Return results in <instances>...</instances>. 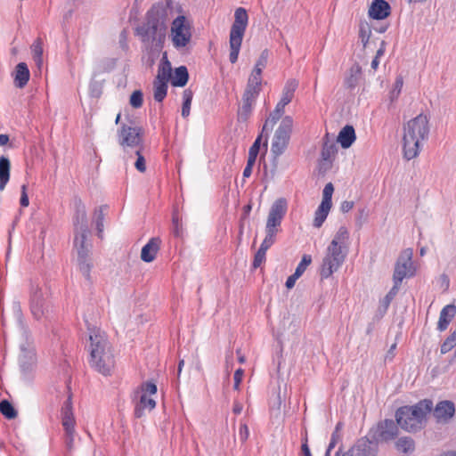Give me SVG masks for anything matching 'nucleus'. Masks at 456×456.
<instances>
[{"label":"nucleus","instance_id":"obj_1","mask_svg":"<svg viewBox=\"0 0 456 456\" xmlns=\"http://www.w3.org/2000/svg\"><path fill=\"white\" fill-rule=\"evenodd\" d=\"M167 9H172V0H166V4L158 3L147 12L145 21L135 28V35L149 50V61L152 65L159 57L166 38L165 20Z\"/></svg>","mask_w":456,"mask_h":456},{"label":"nucleus","instance_id":"obj_2","mask_svg":"<svg viewBox=\"0 0 456 456\" xmlns=\"http://www.w3.org/2000/svg\"><path fill=\"white\" fill-rule=\"evenodd\" d=\"M87 335L85 348L88 353L90 367L105 377L111 376L116 366V357L108 335L98 327L89 326Z\"/></svg>","mask_w":456,"mask_h":456},{"label":"nucleus","instance_id":"obj_3","mask_svg":"<svg viewBox=\"0 0 456 456\" xmlns=\"http://www.w3.org/2000/svg\"><path fill=\"white\" fill-rule=\"evenodd\" d=\"M403 129V157L411 160L419 154L420 142L428 138V118L426 115L419 114L409 120Z\"/></svg>","mask_w":456,"mask_h":456},{"label":"nucleus","instance_id":"obj_4","mask_svg":"<svg viewBox=\"0 0 456 456\" xmlns=\"http://www.w3.org/2000/svg\"><path fill=\"white\" fill-rule=\"evenodd\" d=\"M433 401H419L414 406H403L396 411L397 424L405 431L417 432L426 422L427 411H430Z\"/></svg>","mask_w":456,"mask_h":456},{"label":"nucleus","instance_id":"obj_5","mask_svg":"<svg viewBox=\"0 0 456 456\" xmlns=\"http://www.w3.org/2000/svg\"><path fill=\"white\" fill-rule=\"evenodd\" d=\"M248 23V15L246 9L243 7L237 8L234 12V21L232 24L229 35V61L232 64L236 63L238 61Z\"/></svg>","mask_w":456,"mask_h":456},{"label":"nucleus","instance_id":"obj_6","mask_svg":"<svg viewBox=\"0 0 456 456\" xmlns=\"http://www.w3.org/2000/svg\"><path fill=\"white\" fill-rule=\"evenodd\" d=\"M347 246L337 245V242H330L326 249L325 256L322 259L320 275L321 278L328 279L336 273L344 264L347 256Z\"/></svg>","mask_w":456,"mask_h":456},{"label":"nucleus","instance_id":"obj_7","mask_svg":"<svg viewBox=\"0 0 456 456\" xmlns=\"http://www.w3.org/2000/svg\"><path fill=\"white\" fill-rule=\"evenodd\" d=\"M292 128V117H283L278 128L274 133L271 145V152L274 158H278L285 152L290 141Z\"/></svg>","mask_w":456,"mask_h":456},{"label":"nucleus","instance_id":"obj_8","mask_svg":"<svg viewBox=\"0 0 456 456\" xmlns=\"http://www.w3.org/2000/svg\"><path fill=\"white\" fill-rule=\"evenodd\" d=\"M59 371L62 375V381L50 388V395L54 396L56 399H71V365L66 356L60 360Z\"/></svg>","mask_w":456,"mask_h":456},{"label":"nucleus","instance_id":"obj_9","mask_svg":"<svg viewBox=\"0 0 456 456\" xmlns=\"http://www.w3.org/2000/svg\"><path fill=\"white\" fill-rule=\"evenodd\" d=\"M412 248H405L399 255L393 274L394 283H402L403 279L413 277L416 273V268L412 261Z\"/></svg>","mask_w":456,"mask_h":456},{"label":"nucleus","instance_id":"obj_10","mask_svg":"<svg viewBox=\"0 0 456 456\" xmlns=\"http://www.w3.org/2000/svg\"><path fill=\"white\" fill-rule=\"evenodd\" d=\"M20 354L19 356V365L22 379L30 381L35 373L37 356L34 346L26 340L20 346Z\"/></svg>","mask_w":456,"mask_h":456},{"label":"nucleus","instance_id":"obj_11","mask_svg":"<svg viewBox=\"0 0 456 456\" xmlns=\"http://www.w3.org/2000/svg\"><path fill=\"white\" fill-rule=\"evenodd\" d=\"M170 37L173 45L179 50L185 47L191 38V27L183 15L177 16L171 24Z\"/></svg>","mask_w":456,"mask_h":456},{"label":"nucleus","instance_id":"obj_12","mask_svg":"<svg viewBox=\"0 0 456 456\" xmlns=\"http://www.w3.org/2000/svg\"><path fill=\"white\" fill-rule=\"evenodd\" d=\"M143 129L141 126H131L122 124L118 130V141L120 146L126 148H143Z\"/></svg>","mask_w":456,"mask_h":456},{"label":"nucleus","instance_id":"obj_13","mask_svg":"<svg viewBox=\"0 0 456 456\" xmlns=\"http://www.w3.org/2000/svg\"><path fill=\"white\" fill-rule=\"evenodd\" d=\"M398 424L393 419H384L379 421L375 427L370 428L369 436L370 442L378 446L380 442H388L395 439L398 435Z\"/></svg>","mask_w":456,"mask_h":456},{"label":"nucleus","instance_id":"obj_14","mask_svg":"<svg viewBox=\"0 0 456 456\" xmlns=\"http://www.w3.org/2000/svg\"><path fill=\"white\" fill-rule=\"evenodd\" d=\"M288 210V202L285 198L277 199L269 210L266 220L265 231L278 233L281 222Z\"/></svg>","mask_w":456,"mask_h":456},{"label":"nucleus","instance_id":"obj_15","mask_svg":"<svg viewBox=\"0 0 456 456\" xmlns=\"http://www.w3.org/2000/svg\"><path fill=\"white\" fill-rule=\"evenodd\" d=\"M379 446L365 437L358 440L348 451L343 452L339 447L335 456H377Z\"/></svg>","mask_w":456,"mask_h":456},{"label":"nucleus","instance_id":"obj_16","mask_svg":"<svg viewBox=\"0 0 456 456\" xmlns=\"http://www.w3.org/2000/svg\"><path fill=\"white\" fill-rule=\"evenodd\" d=\"M61 425L66 435V444L71 446L74 441L76 419L71 401H65L61 409Z\"/></svg>","mask_w":456,"mask_h":456},{"label":"nucleus","instance_id":"obj_17","mask_svg":"<svg viewBox=\"0 0 456 456\" xmlns=\"http://www.w3.org/2000/svg\"><path fill=\"white\" fill-rule=\"evenodd\" d=\"M73 224L75 230L74 243L81 240H86L90 232L87 223V216L85 206L78 202L76 208V213L73 217Z\"/></svg>","mask_w":456,"mask_h":456},{"label":"nucleus","instance_id":"obj_18","mask_svg":"<svg viewBox=\"0 0 456 456\" xmlns=\"http://www.w3.org/2000/svg\"><path fill=\"white\" fill-rule=\"evenodd\" d=\"M77 250V262L79 266V271L83 274V276L87 280L91 281V268L92 265L88 259L89 248L86 244V240H81L77 243H74Z\"/></svg>","mask_w":456,"mask_h":456},{"label":"nucleus","instance_id":"obj_19","mask_svg":"<svg viewBox=\"0 0 456 456\" xmlns=\"http://www.w3.org/2000/svg\"><path fill=\"white\" fill-rule=\"evenodd\" d=\"M45 299L41 288L31 285L30 288V311L34 318L40 320L45 314Z\"/></svg>","mask_w":456,"mask_h":456},{"label":"nucleus","instance_id":"obj_20","mask_svg":"<svg viewBox=\"0 0 456 456\" xmlns=\"http://www.w3.org/2000/svg\"><path fill=\"white\" fill-rule=\"evenodd\" d=\"M368 12L373 20H384L390 15L391 6L386 0H373Z\"/></svg>","mask_w":456,"mask_h":456},{"label":"nucleus","instance_id":"obj_21","mask_svg":"<svg viewBox=\"0 0 456 456\" xmlns=\"http://www.w3.org/2000/svg\"><path fill=\"white\" fill-rule=\"evenodd\" d=\"M161 240L159 237H152L142 247L141 251V259L145 263L152 262L159 250Z\"/></svg>","mask_w":456,"mask_h":456},{"label":"nucleus","instance_id":"obj_22","mask_svg":"<svg viewBox=\"0 0 456 456\" xmlns=\"http://www.w3.org/2000/svg\"><path fill=\"white\" fill-rule=\"evenodd\" d=\"M455 412L452 401H439L434 410V416L437 421H447Z\"/></svg>","mask_w":456,"mask_h":456},{"label":"nucleus","instance_id":"obj_23","mask_svg":"<svg viewBox=\"0 0 456 456\" xmlns=\"http://www.w3.org/2000/svg\"><path fill=\"white\" fill-rule=\"evenodd\" d=\"M356 140L355 130L353 126H345L338 133L337 141L343 149H348Z\"/></svg>","mask_w":456,"mask_h":456},{"label":"nucleus","instance_id":"obj_24","mask_svg":"<svg viewBox=\"0 0 456 456\" xmlns=\"http://www.w3.org/2000/svg\"><path fill=\"white\" fill-rule=\"evenodd\" d=\"M456 314V306L453 304L446 305L440 312L437 322L439 331L445 330Z\"/></svg>","mask_w":456,"mask_h":456},{"label":"nucleus","instance_id":"obj_25","mask_svg":"<svg viewBox=\"0 0 456 456\" xmlns=\"http://www.w3.org/2000/svg\"><path fill=\"white\" fill-rule=\"evenodd\" d=\"M30 77L29 69L25 62H20L15 67L14 85L18 88H23L28 82Z\"/></svg>","mask_w":456,"mask_h":456},{"label":"nucleus","instance_id":"obj_26","mask_svg":"<svg viewBox=\"0 0 456 456\" xmlns=\"http://www.w3.org/2000/svg\"><path fill=\"white\" fill-rule=\"evenodd\" d=\"M172 77V67L171 63L167 59V52L163 53L159 69H158V74L155 77V79L167 81L168 82Z\"/></svg>","mask_w":456,"mask_h":456},{"label":"nucleus","instance_id":"obj_27","mask_svg":"<svg viewBox=\"0 0 456 456\" xmlns=\"http://www.w3.org/2000/svg\"><path fill=\"white\" fill-rule=\"evenodd\" d=\"M108 208V205H102L99 208H95L94 212L93 222L95 224L97 236L100 239L102 238V233L104 230L105 211H107Z\"/></svg>","mask_w":456,"mask_h":456},{"label":"nucleus","instance_id":"obj_28","mask_svg":"<svg viewBox=\"0 0 456 456\" xmlns=\"http://www.w3.org/2000/svg\"><path fill=\"white\" fill-rule=\"evenodd\" d=\"M189 80V72L185 66H179L175 69L174 76L171 77L170 82L173 86L183 87Z\"/></svg>","mask_w":456,"mask_h":456},{"label":"nucleus","instance_id":"obj_29","mask_svg":"<svg viewBox=\"0 0 456 456\" xmlns=\"http://www.w3.org/2000/svg\"><path fill=\"white\" fill-rule=\"evenodd\" d=\"M157 385L152 381H146L134 391L133 399H147L148 396L153 395L157 393Z\"/></svg>","mask_w":456,"mask_h":456},{"label":"nucleus","instance_id":"obj_30","mask_svg":"<svg viewBox=\"0 0 456 456\" xmlns=\"http://www.w3.org/2000/svg\"><path fill=\"white\" fill-rule=\"evenodd\" d=\"M332 205L321 202L314 213L313 225L320 228L325 222Z\"/></svg>","mask_w":456,"mask_h":456},{"label":"nucleus","instance_id":"obj_31","mask_svg":"<svg viewBox=\"0 0 456 456\" xmlns=\"http://www.w3.org/2000/svg\"><path fill=\"white\" fill-rule=\"evenodd\" d=\"M11 163L7 157H0V191H3L10 179Z\"/></svg>","mask_w":456,"mask_h":456},{"label":"nucleus","instance_id":"obj_32","mask_svg":"<svg viewBox=\"0 0 456 456\" xmlns=\"http://www.w3.org/2000/svg\"><path fill=\"white\" fill-rule=\"evenodd\" d=\"M282 118V114L276 112L274 110L270 113L269 117L265 119L262 128V134H265V140L264 146L267 148V140L269 132H271L279 119Z\"/></svg>","mask_w":456,"mask_h":456},{"label":"nucleus","instance_id":"obj_33","mask_svg":"<svg viewBox=\"0 0 456 456\" xmlns=\"http://www.w3.org/2000/svg\"><path fill=\"white\" fill-rule=\"evenodd\" d=\"M395 448L397 449L398 452L404 455L412 453L415 450L414 440L408 436L400 437L395 442Z\"/></svg>","mask_w":456,"mask_h":456},{"label":"nucleus","instance_id":"obj_34","mask_svg":"<svg viewBox=\"0 0 456 456\" xmlns=\"http://www.w3.org/2000/svg\"><path fill=\"white\" fill-rule=\"evenodd\" d=\"M297 86L298 82L296 79H289L283 87L281 100L289 104L292 101Z\"/></svg>","mask_w":456,"mask_h":456},{"label":"nucleus","instance_id":"obj_35","mask_svg":"<svg viewBox=\"0 0 456 456\" xmlns=\"http://www.w3.org/2000/svg\"><path fill=\"white\" fill-rule=\"evenodd\" d=\"M337 152L338 148L333 142H330L329 140L324 141L321 151L322 160L331 163Z\"/></svg>","mask_w":456,"mask_h":456},{"label":"nucleus","instance_id":"obj_36","mask_svg":"<svg viewBox=\"0 0 456 456\" xmlns=\"http://www.w3.org/2000/svg\"><path fill=\"white\" fill-rule=\"evenodd\" d=\"M167 82L154 79L153 90H154V100L158 102H162L167 94Z\"/></svg>","mask_w":456,"mask_h":456},{"label":"nucleus","instance_id":"obj_37","mask_svg":"<svg viewBox=\"0 0 456 456\" xmlns=\"http://www.w3.org/2000/svg\"><path fill=\"white\" fill-rule=\"evenodd\" d=\"M32 57L35 64L38 69H41L43 66V43L40 38L35 40L31 45Z\"/></svg>","mask_w":456,"mask_h":456},{"label":"nucleus","instance_id":"obj_38","mask_svg":"<svg viewBox=\"0 0 456 456\" xmlns=\"http://www.w3.org/2000/svg\"><path fill=\"white\" fill-rule=\"evenodd\" d=\"M171 233L175 238H182L183 235V228L181 217L179 216L177 208H174L172 213V228Z\"/></svg>","mask_w":456,"mask_h":456},{"label":"nucleus","instance_id":"obj_39","mask_svg":"<svg viewBox=\"0 0 456 456\" xmlns=\"http://www.w3.org/2000/svg\"><path fill=\"white\" fill-rule=\"evenodd\" d=\"M156 407V401H136L134 405V417L142 418L145 411H151Z\"/></svg>","mask_w":456,"mask_h":456},{"label":"nucleus","instance_id":"obj_40","mask_svg":"<svg viewBox=\"0 0 456 456\" xmlns=\"http://www.w3.org/2000/svg\"><path fill=\"white\" fill-rule=\"evenodd\" d=\"M0 412L7 419H13L18 416V411L12 401H0Z\"/></svg>","mask_w":456,"mask_h":456},{"label":"nucleus","instance_id":"obj_41","mask_svg":"<svg viewBox=\"0 0 456 456\" xmlns=\"http://www.w3.org/2000/svg\"><path fill=\"white\" fill-rule=\"evenodd\" d=\"M193 98V92L187 88L183 93L182 116L187 118L190 115L191 104Z\"/></svg>","mask_w":456,"mask_h":456},{"label":"nucleus","instance_id":"obj_42","mask_svg":"<svg viewBox=\"0 0 456 456\" xmlns=\"http://www.w3.org/2000/svg\"><path fill=\"white\" fill-rule=\"evenodd\" d=\"M362 68L358 64H354L350 69V77L346 78V85L348 88H354L357 86Z\"/></svg>","mask_w":456,"mask_h":456},{"label":"nucleus","instance_id":"obj_43","mask_svg":"<svg viewBox=\"0 0 456 456\" xmlns=\"http://www.w3.org/2000/svg\"><path fill=\"white\" fill-rule=\"evenodd\" d=\"M349 240V232L346 226H340L337 231L331 242H337V245L346 246V242Z\"/></svg>","mask_w":456,"mask_h":456},{"label":"nucleus","instance_id":"obj_44","mask_svg":"<svg viewBox=\"0 0 456 456\" xmlns=\"http://www.w3.org/2000/svg\"><path fill=\"white\" fill-rule=\"evenodd\" d=\"M264 134H260L255 140V142H253V144L250 146L249 148V151H248V159H251L252 161H256V158H257V155L259 153V151H260V146H261V140H262V137H263Z\"/></svg>","mask_w":456,"mask_h":456},{"label":"nucleus","instance_id":"obj_45","mask_svg":"<svg viewBox=\"0 0 456 456\" xmlns=\"http://www.w3.org/2000/svg\"><path fill=\"white\" fill-rule=\"evenodd\" d=\"M456 346V330H454L441 345V354H444Z\"/></svg>","mask_w":456,"mask_h":456},{"label":"nucleus","instance_id":"obj_46","mask_svg":"<svg viewBox=\"0 0 456 456\" xmlns=\"http://www.w3.org/2000/svg\"><path fill=\"white\" fill-rule=\"evenodd\" d=\"M277 233L274 232L265 231V237L262 241L259 248L267 251L275 242Z\"/></svg>","mask_w":456,"mask_h":456},{"label":"nucleus","instance_id":"obj_47","mask_svg":"<svg viewBox=\"0 0 456 456\" xmlns=\"http://www.w3.org/2000/svg\"><path fill=\"white\" fill-rule=\"evenodd\" d=\"M253 106L248 103H242L238 111V120L240 122H246L251 115Z\"/></svg>","mask_w":456,"mask_h":456},{"label":"nucleus","instance_id":"obj_48","mask_svg":"<svg viewBox=\"0 0 456 456\" xmlns=\"http://www.w3.org/2000/svg\"><path fill=\"white\" fill-rule=\"evenodd\" d=\"M312 263V256L310 255H304L301 261L297 265L295 273L296 275L301 277L302 274L306 270L307 266Z\"/></svg>","mask_w":456,"mask_h":456},{"label":"nucleus","instance_id":"obj_49","mask_svg":"<svg viewBox=\"0 0 456 456\" xmlns=\"http://www.w3.org/2000/svg\"><path fill=\"white\" fill-rule=\"evenodd\" d=\"M129 102L133 108L138 109L142 107L143 102L142 92L141 90L134 91L130 96Z\"/></svg>","mask_w":456,"mask_h":456},{"label":"nucleus","instance_id":"obj_50","mask_svg":"<svg viewBox=\"0 0 456 456\" xmlns=\"http://www.w3.org/2000/svg\"><path fill=\"white\" fill-rule=\"evenodd\" d=\"M143 148H138L135 150L136 160L134 162V167L141 173L145 172L146 170V162L143 155L142 154V151Z\"/></svg>","mask_w":456,"mask_h":456},{"label":"nucleus","instance_id":"obj_51","mask_svg":"<svg viewBox=\"0 0 456 456\" xmlns=\"http://www.w3.org/2000/svg\"><path fill=\"white\" fill-rule=\"evenodd\" d=\"M371 31L368 25L361 24L359 28V38L361 39V42L363 45V47H366V45L369 43Z\"/></svg>","mask_w":456,"mask_h":456},{"label":"nucleus","instance_id":"obj_52","mask_svg":"<svg viewBox=\"0 0 456 456\" xmlns=\"http://www.w3.org/2000/svg\"><path fill=\"white\" fill-rule=\"evenodd\" d=\"M334 191V187L331 183H328L322 191V203L332 205V194Z\"/></svg>","mask_w":456,"mask_h":456},{"label":"nucleus","instance_id":"obj_53","mask_svg":"<svg viewBox=\"0 0 456 456\" xmlns=\"http://www.w3.org/2000/svg\"><path fill=\"white\" fill-rule=\"evenodd\" d=\"M269 57L268 50H264L258 57L254 69H259V71L263 72V69L266 67Z\"/></svg>","mask_w":456,"mask_h":456},{"label":"nucleus","instance_id":"obj_54","mask_svg":"<svg viewBox=\"0 0 456 456\" xmlns=\"http://www.w3.org/2000/svg\"><path fill=\"white\" fill-rule=\"evenodd\" d=\"M90 95L94 98H99L102 93V86L98 81H91L89 85Z\"/></svg>","mask_w":456,"mask_h":456},{"label":"nucleus","instance_id":"obj_55","mask_svg":"<svg viewBox=\"0 0 456 456\" xmlns=\"http://www.w3.org/2000/svg\"><path fill=\"white\" fill-rule=\"evenodd\" d=\"M248 83L262 86V72L259 69H253L248 79Z\"/></svg>","mask_w":456,"mask_h":456},{"label":"nucleus","instance_id":"obj_56","mask_svg":"<svg viewBox=\"0 0 456 456\" xmlns=\"http://www.w3.org/2000/svg\"><path fill=\"white\" fill-rule=\"evenodd\" d=\"M265 255H266V251L258 248V250L255 254L254 260H253V267L254 268L259 267L262 265V263H264L265 261Z\"/></svg>","mask_w":456,"mask_h":456},{"label":"nucleus","instance_id":"obj_57","mask_svg":"<svg viewBox=\"0 0 456 456\" xmlns=\"http://www.w3.org/2000/svg\"><path fill=\"white\" fill-rule=\"evenodd\" d=\"M400 285L401 283H394L393 287L391 288V289L388 291V293L386 295L385 298H384V301H385V305L387 307L388 305L390 304L391 300L395 297V296L397 294L398 290H399V288H400Z\"/></svg>","mask_w":456,"mask_h":456},{"label":"nucleus","instance_id":"obj_58","mask_svg":"<svg viewBox=\"0 0 456 456\" xmlns=\"http://www.w3.org/2000/svg\"><path fill=\"white\" fill-rule=\"evenodd\" d=\"M258 97V94H252L250 92L244 91L242 95V103H248L253 106Z\"/></svg>","mask_w":456,"mask_h":456},{"label":"nucleus","instance_id":"obj_59","mask_svg":"<svg viewBox=\"0 0 456 456\" xmlns=\"http://www.w3.org/2000/svg\"><path fill=\"white\" fill-rule=\"evenodd\" d=\"M258 97V94H252L250 92L244 91L242 95V103H248L253 106Z\"/></svg>","mask_w":456,"mask_h":456},{"label":"nucleus","instance_id":"obj_60","mask_svg":"<svg viewBox=\"0 0 456 456\" xmlns=\"http://www.w3.org/2000/svg\"><path fill=\"white\" fill-rule=\"evenodd\" d=\"M249 436V430L247 424H240L239 428V439L241 443H245Z\"/></svg>","mask_w":456,"mask_h":456},{"label":"nucleus","instance_id":"obj_61","mask_svg":"<svg viewBox=\"0 0 456 456\" xmlns=\"http://www.w3.org/2000/svg\"><path fill=\"white\" fill-rule=\"evenodd\" d=\"M243 375H244V370L240 368L235 370L234 375H233V380H234L233 388L234 389L239 388L240 384L242 380Z\"/></svg>","mask_w":456,"mask_h":456},{"label":"nucleus","instance_id":"obj_62","mask_svg":"<svg viewBox=\"0 0 456 456\" xmlns=\"http://www.w3.org/2000/svg\"><path fill=\"white\" fill-rule=\"evenodd\" d=\"M20 204L23 208L28 207L29 204V200H28V196L27 193V186L25 184H23L21 186V195H20Z\"/></svg>","mask_w":456,"mask_h":456},{"label":"nucleus","instance_id":"obj_63","mask_svg":"<svg viewBox=\"0 0 456 456\" xmlns=\"http://www.w3.org/2000/svg\"><path fill=\"white\" fill-rule=\"evenodd\" d=\"M338 440V436L337 432H333L324 456H327V455L330 456V452L336 446Z\"/></svg>","mask_w":456,"mask_h":456},{"label":"nucleus","instance_id":"obj_64","mask_svg":"<svg viewBox=\"0 0 456 456\" xmlns=\"http://www.w3.org/2000/svg\"><path fill=\"white\" fill-rule=\"evenodd\" d=\"M366 216H367V213L365 211V208H361L358 210V214H357L355 222L359 228H361L362 226V224H363Z\"/></svg>","mask_w":456,"mask_h":456}]
</instances>
